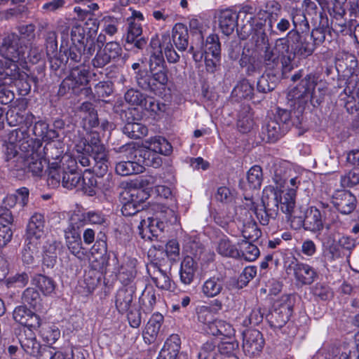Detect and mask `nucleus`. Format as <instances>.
<instances>
[{"label": "nucleus", "mask_w": 359, "mask_h": 359, "mask_svg": "<svg viewBox=\"0 0 359 359\" xmlns=\"http://www.w3.org/2000/svg\"><path fill=\"white\" fill-rule=\"evenodd\" d=\"M46 156L49 161L48 185L56 188L62 184L68 189L79 188L81 176L76 172L77 161L86 167L90 165L88 154L95 161L93 170L96 175H103L108 170V155L104 146L100 143L99 135L90 134L88 140H79L75 145L74 154H64L65 144L60 140H53L46 147Z\"/></svg>", "instance_id": "1"}, {"label": "nucleus", "mask_w": 359, "mask_h": 359, "mask_svg": "<svg viewBox=\"0 0 359 359\" xmlns=\"http://www.w3.org/2000/svg\"><path fill=\"white\" fill-rule=\"evenodd\" d=\"M247 180L249 186L252 189H258L261 187L263 175L262 170L259 165L252 166L247 173Z\"/></svg>", "instance_id": "54"}, {"label": "nucleus", "mask_w": 359, "mask_h": 359, "mask_svg": "<svg viewBox=\"0 0 359 359\" xmlns=\"http://www.w3.org/2000/svg\"><path fill=\"white\" fill-rule=\"evenodd\" d=\"M147 153V151L144 152L143 156H142V154H140V158H138L137 161L128 160L118 163L116 165V173L121 176H127L142 172L144 169V165H158L159 161L155 160L154 162H151L149 158H146Z\"/></svg>", "instance_id": "13"}, {"label": "nucleus", "mask_w": 359, "mask_h": 359, "mask_svg": "<svg viewBox=\"0 0 359 359\" xmlns=\"http://www.w3.org/2000/svg\"><path fill=\"white\" fill-rule=\"evenodd\" d=\"M344 254V252H342L335 242L323 245V260L326 264L333 262L341 257Z\"/></svg>", "instance_id": "49"}, {"label": "nucleus", "mask_w": 359, "mask_h": 359, "mask_svg": "<svg viewBox=\"0 0 359 359\" xmlns=\"http://www.w3.org/2000/svg\"><path fill=\"white\" fill-rule=\"evenodd\" d=\"M29 190L25 187L18 189L15 194L7 196V201H12V203H8L9 207H13L16 203L22 207L25 206L28 202Z\"/></svg>", "instance_id": "59"}, {"label": "nucleus", "mask_w": 359, "mask_h": 359, "mask_svg": "<svg viewBox=\"0 0 359 359\" xmlns=\"http://www.w3.org/2000/svg\"><path fill=\"white\" fill-rule=\"evenodd\" d=\"M0 76L4 78V82L8 85H15L20 94L27 95L31 90V82L37 83V78L29 76L27 72H20L18 67L11 61H7L4 65L0 60Z\"/></svg>", "instance_id": "6"}, {"label": "nucleus", "mask_w": 359, "mask_h": 359, "mask_svg": "<svg viewBox=\"0 0 359 359\" xmlns=\"http://www.w3.org/2000/svg\"><path fill=\"white\" fill-rule=\"evenodd\" d=\"M196 269L197 264L194 259L190 256L185 257L181 263L180 270L182 283L184 285H190L194 280Z\"/></svg>", "instance_id": "34"}, {"label": "nucleus", "mask_w": 359, "mask_h": 359, "mask_svg": "<svg viewBox=\"0 0 359 359\" xmlns=\"http://www.w3.org/2000/svg\"><path fill=\"white\" fill-rule=\"evenodd\" d=\"M44 223V217L42 215L34 214L27 226V241H30L31 243H33V242L39 243L40 240L45 235Z\"/></svg>", "instance_id": "17"}, {"label": "nucleus", "mask_w": 359, "mask_h": 359, "mask_svg": "<svg viewBox=\"0 0 359 359\" xmlns=\"http://www.w3.org/2000/svg\"><path fill=\"white\" fill-rule=\"evenodd\" d=\"M172 39L175 47L180 51L185 50L189 45V34L187 26L177 23L172 29Z\"/></svg>", "instance_id": "29"}, {"label": "nucleus", "mask_w": 359, "mask_h": 359, "mask_svg": "<svg viewBox=\"0 0 359 359\" xmlns=\"http://www.w3.org/2000/svg\"><path fill=\"white\" fill-rule=\"evenodd\" d=\"M355 196L346 190L337 191L332 196L334 206L344 215L351 213L355 209Z\"/></svg>", "instance_id": "19"}, {"label": "nucleus", "mask_w": 359, "mask_h": 359, "mask_svg": "<svg viewBox=\"0 0 359 359\" xmlns=\"http://www.w3.org/2000/svg\"><path fill=\"white\" fill-rule=\"evenodd\" d=\"M20 39L18 36L15 34H8L3 41L0 47V53L4 57L1 60L4 65L7 61H11L18 65L16 62L26 63L27 60L32 63L36 62L40 58L41 55L39 53H34L33 57H32V50L27 53V48L26 46H20Z\"/></svg>", "instance_id": "5"}, {"label": "nucleus", "mask_w": 359, "mask_h": 359, "mask_svg": "<svg viewBox=\"0 0 359 359\" xmlns=\"http://www.w3.org/2000/svg\"><path fill=\"white\" fill-rule=\"evenodd\" d=\"M71 217H77L78 226L81 228L87 224H101L104 222V216L99 212H88L86 214H74Z\"/></svg>", "instance_id": "47"}, {"label": "nucleus", "mask_w": 359, "mask_h": 359, "mask_svg": "<svg viewBox=\"0 0 359 359\" xmlns=\"http://www.w3.org/2000/svg\"><path fill=\"white\" fill-rule=\"evenodd\" d=\"M290 46L288 41L284 39H278L272 48H268L265 53V58L266 60L276 63L280 57H288Z\"/></svg>", "instance_id": "35"}, {"label": "nucleus", "mask_w": 359, "mask_h": 359, "mask_svg": "<svg viewBox=\"0 0 359 359\" xmlns=\"http://www.w3.org/2000/svg\"><path fill=\"white\" fill-rule=\"evenodd\" d=\"M245 240L241 242H238V245L239 246V257L237 258H242L248 262H253L259 255V250L258 248L248 241V238H244Z\"/></svg>", "instance_id": "40"}, {"label": "nucleus", "mask_w": 359, "mask_h": 359, "mask_svg": "<svg viewBox=\"0 0 359 359\" xmlns=\"http://www.w3.org/2000/svg\"><path fill=\"white\" fill-rule=\"evenodd\" d=\"M30 141L26 129L17 128L11 131L3 144L5 159L8 161L19 156L25 161L29 172L34 176H40L44 165L48 163L49 167L46 147L51 142H48L43 148L39 146L34 149L31 147Z\"/></svg>", "instance_id": "3"}, {"label": "nucleus", "mask_w": 359, "mask_h": 359, "mask_svg": "<svg viewBox=\"0 0 359 359\" xmlns=\"http://www.w3.org/2000/svg\"><path fill=\"white\" fill-rule=\"evenodd\" d=\"M218 18L222 33L226 36L232 34L238 25V13L231 9H224L219 12Z\"/></svg>", "instance_id": "22"}, {"label": "nucleus", "mask_w": 359, "mask_h": 359, "mask_svg": "<svg viewBox=\"0 0 359 359\" xmlns=\"http://www.w3.org/2000/svg\"><path fill=\"white\" fill-rule=\"evenodd\" d=\"M181 340L177 334H171L165 341L157 359H188L186 353H179Z\"/></svg>", "instance_id": "14"}, {"label": "nucleus", "mask_w": 359, "mask_h": 359, "mask_svg": "<svg viewBox=\"0 0 359 359\" xmlns=\"http://www.w3.org/2000/svg\"><path fill=\"white\" fill-rule=\"evenodd\" d=\"M123 132L130 138L140 139L147 135V128L138 122H128L123 128Z\"/></svg>", "instance_id": "45"}, {"label": "nucleus", "mask_w": 359, "mask_h": 359, "mask_svg": "<svg viewBox=\"0 0 359 359\" xmlns=\"http://www.w3.org/2000/svg\"><path fill=\"white\" fill-rule=\"evenodd\" d=\"M13 317L15 322L30 330L38 329L41 323V318L25 306H17L13 311Z\"/></svg>", "instance_id": "16"}, {"label": "nucleus", "mask_w": 359, "mask_h": 359, "mask_svg": "<svg viewBox=\"0 0 359 359\" xmlns=\"http://www.w3.org/2000/svg\"><path fill=\"white\" fill-rule=\"evenodd\" d=\"M349 57L351 62L350 76L345 90H348L353 98L357 99L359 102V67L357 66V62L353 56Z\"/></svg>", "instance_id": "30"}, {"label": "nucleus", "mask_w": 359, "mask_h": 359, "mask_svg": "<svg viewBox=\"0 0 359 359\" xmlns=\"http://www.w3.org/2000/svg\"><path fill=\"white\" fill-rule=\"evenodd\" d=\"M237 125L239 130L244 133L250 131L253 128L254 121L249 108H248V114L244 116H240Z\"/></svg>", "instance_id": "61"}, {"label": "nucleus", "mask_w": 359, "mask_h": 359, "mask_svg": "<svg viewBox=\"0 0 359 359\" xmlns=\"http://www.w3.org/2000/svg\"><path fill=\"white\" fill-rule=\"evenodd\" d=\"M285 174L283 166L275 168L271 177L276 186L268 185L264 188L262 202L266 208L277 210V214L280 210L285 215L287 220L292 223L293 219L297 217L294 215L297 196L293 191L283 189L285 184Z\"/></svg>", "instance_id": "4"}, {"label": "nucleus", "mask_w": 359, "mask_h": 359, "mask_svg": "<svg viewBox=\"0 0 359 359\" xmlns=\"http://www.w3.org/2000/svg\"><path fill=\"white\" fill-rule=\"evenodd\" d=\"M20 343L22 348L27 353L36 356L37 358L41 352L46 349V348H41V344L35 338H25L21 340Z\"/></svg>", "instance_id": "56"}, {"label": "nucleus", "mask_w": 359, "mask_h": 359, "mask_svg": "<svg viewBox=\"0 0 359 359\" xmlns=\"http://www.w3.org/2000/svg\"><path fill=\"white\" fill-rule=\"evenodd\" d=\"M323 210L316 207H311L306 212L304 220L302 216H297L298 226H301L304 222L306 229L311 231H318L323 229V224L327 217V206L325 207L322 203Z\"/></svg>", "instance_id": "12"}, {"label": "nucleus", "mask_w": 359, "mask_h": 359, "mask_svg": "<svg viewBox=\"0 0 359 359\" xmlns=\"http://www.w3.org/2000/svg\"><path fill=\"white\" fill-rule=\"evenodd\" d=\"M245 205L236 208L234 210L236 218L231 213L226 218L223 219L224 213L223 212L217 213L215 217V222L222 228L228 226L231 229V233L235 236L241 234L243 238L255 239L260 235V231L257 229V224L253 219L252 212H254L259 222L262 225H267L269 219H275L277 217V210L273 208H266L264 205V210H257L255 208L254 203L251 200L245 199Z\"/></svg>", "instance_id": "2"}, {"label": "nucleus", "mask_w": 359, "mask_h": 359, "mask_svg": "<svg viewBox=\"0 0 359 359\" xmlns=\"http://www.w3.org/2000/svg\"><path fill=\"white\" fill-rule=\"evenodd\" d=\"M264 344L262 334L257 330H250L244 332L243 348L246 355H258L262 351Z\"/></svg>", "instance_id": "15"}, {"label": "nucleus", "mask_w": 359, "mask_h": 359, "mask_svg": "<svg viewBox=\"0 0 359 359\" xmlns=\"http://www.w3.org/2000/svg\"><path fill=\"white\" fill-rule=\"evenodd\" d=\"M294 276L296 280L302 285L311 284L317 277V272L309 264L297 262L294 267Z\"/></svg>", "instance_id": "23"}, {"label": "nucleus", "mask_w": 359, "mask_h": 359, "mask_svg": "<svg viewBox=\"0 0 359 359\" xmlns=\"http://www.w3.org/2000/svg\"><path fill=\"white\" fill-rule=\"evenodd\" d=\"M99 22L96 18H89L85 27L76 25L71 30V40L73 44L88 46V54L93 55L95 50V42L93 36L97 34Z\"/></svg>", "instance_id": "7"}, {"label": "nucleus", "mask_w": 359, "mask_h": 359, "mask_svg": "<svg viewBox=\"0 0 359 359\" xmlns=\"http://www.w3.org/2000/svg\"><path fill=\"white\" fill-rule=\"evenodd\" d=\"M32 283L38 287L45 296H50L55 289L54 281L51 278L41 274L34 276L32 280Z\"/></svg>", "instance_id": "41"}, {"label": "nucleus", "mask_w": 359, "mask_h": 359, "mask_svg": "<svg viewBox=\"0 0 359 359\" xmlns=\"http://www.w3.org/2000/svg\"><path fill=\"white\" fill-rule=\"evenodd\" d=\"M105 243H96L91 249L89 263L92 269L105 273L107 266V257L105 254Z\"/></svg>", "instance_id": "18"}, {"label": "nucleus", "mask_w": 359, "mask_h": 359, "mask_svg": "<svg viewBox=\"0 0 359 359\" xmlns=\"http://www.w3.org/2000/svg\"><path fill=\"white\" fill-rule=\"evenodd\" d=\"M135 290L132 286L120 288L116 294L115 305L119 313L127 312L131 306Z\"/></svg>", "instance_id": "26"}, {"label": "nucleus", "mask_w": 359, "mask_h": 359, "mask_svg": "<svg viewBox=\"0 0 359 359\" xmlns=\"http://www.w3.org/2000/svg\"><path fill=\"white\" fill-rule=\"evenodd\" d=\"M180 245L176 240L172 239L166 243L165 253L169 259L177 260L180 256Z\"/></svg>", "instance_id": "63"}, {"label": "nucleus", "mask_w": 359, "mask_h": 359, "mask_svg": "<svg viewBox=\"0 0 359 359\" xmlns=\"http://www.w3.org/2000/svg\"><path fill=\"white\" fill-rule=\"evenodd\" d=\"M88 83V72L84 69L74 68L69 75L63 81L62 85L75 90Z\"/></svg>", "instance_id": "33"}, {"label": "nucleus", "mask_w": 359, "mask_h": 359, "mask_svg": "<svg viewBox=\"0 0 359 359\" xmlns=\"http://www.w3.org/2000/svg\"><path fill=\"white\" fill-rule=\"evenodd\" d=\"M136 271L132 263L121 266L119 269L117 278L124 285H129L135 278Z\"/></svg>", "instance_id": "53"}, {"label": "nucleus", "mask_w": 359, "mask_h": 359, "mask_svg": "<svg viewBox=\"0 0 359 359\" xmlns=\"http://www.w3.org/2000/svg\"><path fill=\"white\" fill-rule=\"evenodd\" d=\"M103 31L110 35L113 36L118 30V20L117 18L106 16L102 20Z\"/></svg>", "instance_id": "62"}, {"label": "nucleus", "mask_w": 359, "mask_h": 359, "mask_svg": "<svg viewBox=\"0 0 359 359\" xmlns=\"http://www.w3.org/2000/svg\"><path fill=\"white\" fill-rule=\"evenodd\" d=\"M142 33V28L140 23L136 21H130L126 41L128 43H133L135 39L138 38Z\"/></svg>", "instance_id": "60"}, {"label": "nucleus", "mask_w": 359, "mask_h": 359, "mask_svg": "<svg viewBox=\"0 0 359 359\" xmlns=\"http://www.w3.org/2000/svg\"><path fill=\"white\" fill-rule=\"evenodd\" d=\"M193 59L196 62H201L204 55H211L212 57H219L220 55V43L217 35L210 34L204 43L203 39L194 42L190 48Z\"/></svg>", "instance_id": "10"}, {"label": "nucleus", "mask_w": 359, "mask_h": 359, "mask_svg": "<svg viewBox=\"0 0 359 359\" xmlns=\"http://www.w3.org/2000/svg\"><path fill=\"white\" fill-rule=\"evenodd\" d=\"M68 59L74 62H79L81 61L82 56L85 60H88L93 55L88 54V46L85 45L72 44L67 53Z\"/></svg>", "instance_id": "50"}, {"label": "nucleus", "mask_w": 359, "mask_h": 359, "mask_svg": "<svg viewBox=\"0 0 359 359\" xmlns=\"http://www.w3.org/2000/svg\"><path fill=\"white\" fill-rule=\"evenodd\" d=\"M162 44L167 60L169 62H176L180 59L179 55L173 48L170 34L165 33L162 35Z\"/></svg>", "instance_id": "55"}, {"label": "nucleus", "mask_w": 359, "mask_h": 359, "mask_svg": "<svg viewBox=\"0 0 359 359\" xmlns=\"http://www.w3.org/2000/svg\"><path fill=\"white\" fill-rule=\"evenodd\" d=\"M125 100L129 104L140 106L148 111L156 112L161 110L158 103L151 98L147 99L142 93L134 89H130L126 93Z\"/></svg>", "instance_id": "20"}, {"label": "nucleus", "mask_w": 359, "mask_h": 359, "mask_svg": "<svg viewBox=\"0 0 359 359\" xmlns=\"http://www.w3.org/2000/svg\"><path fill=\"white\" fill-rule=\"evenodd\" d=\"M280 13V4L275 1H269L260 9L257 15L261 20H268L269 26L272 27L273 24L278 20Z\"/></svg>", "instance_id": "37"}, {"label": "nucleus", "mask_w": 359, "mask_h": 359, "mask_svg": "<svg viewBox=\"0 0 359 359\" xmlns=\"http://www.w3.org/2000/svg\"><path fill=\"white\" fill-rule=\"evenodd\" d=\"M217 252L224 257L237 258L239 257L238 248L231 243L229 238L223 236L219 238L216 244Z\"/></svg>", "instance_id": "39"}, {"label": "nucleus", "mask_w": 359, "mask_h": 359, "mask_svg": "<svg viewBox=\"0 0 359 359\" xmlns=\"http://www.w3.org/2000/svg\"><path fill=\"white\" fill-rule=\"evenodd\" d=\"M26 244L23 248L22 252V259L26 264H30L34 262V257L37 252L38 243L33 242L31 243L30 241H26Z\"/></svg>", "instance_id": "58"}, {"label": "nucleus", "mask_w": 359, "mask_h": 359, "mask_svg": "<svg viewBox=\"0 0 359 359\" xmlns=\"http://www.w3.org/2000/svg\"><path fill=\"white\" fill-rule=\"evenodd\" d=\"M254 88L246 79L238 82L232 91V96L238 100H250L253 96Z\"/></svg>", "instance_id": "42"}, {"label": "nucleus", "mask_w": 359, "mask_h": 359, "mask_svg": "<svg viewBox=\"0 0 359 359\" xmlns=\"http://www.w3.org/2000/svg\"><path fill=\"white\" fill-rule=\"evenodd\" d=\"M60 242L54 238H48L42 247V261L47 267L53 268L57 262V250Z\"/></svg>", "instance_id": "25"}, {"label": "nucleus", "mask_w": 359, "mask_h": 359, "mask_svg": "<svg viewBox=\"0 0 359 359\" xmlns=\"http://www.w3.org/2000/svg\"><path fill=\"white\" fill-rule=\"evenodd\" d=\"M97 189H98L97 177L90 172H86L85 175L81 177L79 189H81L89 196H93L96 194Z\"/></svg>", "instance_id": "46"}, {"label": "nucleus", "mask_w": 359, "mask_h": 359, "mask_svg": "<svg viewBox=\"0 0 359 359\" xmlns=\"http://www.w3.org/2000/svg\"><path fill=\"white\" fill-rule=\"evenodd\" d=\"M316 83L315 75L309 74L302 80L299 85L291 89L287 97L290 106L299 108L306 103L312 97Z\"/></svg>", "instance_id": "8"}, {"label": "nucleus", "mask_w": 359, "mask_h": 359, "mask_svg": "<svg viewBox=\"0 0 359 359\" xmlns=\"http://www.w3.org/2000/svg\"><path fill=\"white\" fill-rule=\"evenodd\" d=\"M164 67V59L163 53L158 51L151 52L149 59V69L151 72L161 69Z\"/></svg>", "instance_id": "64"}, {"label": "nucleus", "mask_w": 359, "mask_h": 359, "mask_svg": "<svg viewBox=\"0 0 359 359\" xmlns=\"http://www.w3.org/2000/svg\"><path fill=\"white\" fill-rule=\"evenodd\" d=\"M42 339L48 344H55L60 337V330L55 324L45 325L40 331Z\"/></svg>", "instance_id": "44"}, {"label": "nucleus", "mask_w": 359, "mask_h": 359, "mask_svg": "<svg viewBox=\"0 0 359 359\" xmlns=\"http://www.w3.org/2000/svg\"><path fill=\"white\" fill-rule=\"evenodd\" d=\"M167 223L163 212L156 213L154 217H144L138 225L139 234L143 239L151 240L163 231Z\"/></svg>", "instance_id": "9"}, {"label": "nucleus", "mask_w": 359, "mask_h": 359, "mask_svg": "<svg viewBox=\"0 0 359 359\" xmlns=\"http://www.w3.org/2000/svg\"><path fill=\"white\" fill-rule=\"evenodd\" d=\"M280 124L275 118L269 119L262 128V139L264 141L274 142L283 135Z\"/></svg>", "instance_id": "31"}, {"label": "nucleus", "mask_w": 359, "mask_h": 359, "mask_svg": "<svg viewBox=\"0 0 359 359\" xmlns=\"http://www.w3.org/2000/svg\"><path fill=\"white\" fill-rule=\"evenodd\" d=\"M224 285L223 278L220 276H212L208 278L201 286L203 294L208 298H212L219 295Z\"/></svg>", "instance_id": "32"}, {"label": "nucleus", "mask_w": 359, "mask_h": 359, "mask_svg": "<svg viewBox=\"0 0 359 359\" xmlns=\"http://www.w3.org/2000/svg\"><path fill=\"white\" fill-rule=\"evenodd\" d=\"M164 318L160 313H154L147 322L142 333L144 341L147 344H151L157 339Z\"/></svg>", "instance_id": "21"}, {"label": "nucleus", "mask_w": 359, "mask_h": 359, "mask_svg": "<svg viewBox=\"0 0 359 359\" xmlns=\"http://www.w3.org/2000/svg\"><path fill=\"white\" fill-rule=\"evenodd\" d=\"M198 320L204 324L203 330L209 334L218 335L217 320H212V314L208 307H202L198 313Z\"/></svg>", "instance_id": "38"}, {"label": "nucleus", "mask_w": 359, "mask_h": 359, "mask_svg": "<svg viewBox=\"0 0 359 359\" xmlns=\"http://www.w3.org/2000/svg\"><path fill=\"white\" fill-rule=\"evenodd\" d=\"M72 353L70 348L64 347L58 350L44 349L38 356V359H69V354Z\"/></svg>", "instance_id": "51"}, {"label": "nucleus", "mask_w": 359, "mask_h": 359, "mask_svg": "<svg viewBox=\"0 0 359 359\" xmlns=\"http://www.w3.org/2000/svg\"><path fill=\"white\" fill-rule=\"evenodd\" d=\"M149 194L142 189L127 187L121 193L120 199L130 201L142 208V203L148 199Z\"/></svg>", "instance_id": "28"}, {"label": "nucleus", "mask_w": 359, "mask_h": 359, "mask_svg": "<svg viewBox=\"0 0 359 359\" xmlns=\"http://www.w3.org/2000/svg\"><path fill=\"white\" fill-rule=\"evenodd\" d=\"M12 222L10 211L0 208V249L5 247L12 238L13 233L9 226Z\"/></svg>", "instance_id": "24"}, {"label": "nucleus", "mask_w": 359, "mask_h": 359, "mask_svg": "<svg viewBox=\"0 0 359 359\" xmlns=\"http://www.w3.org/2000/svg\"><path fill=\"white\" fill-rule=\"evenodd\" d=\"M77 217H71L69 226L65 229V239L66 245L69 252L79 259H83L85 257L83 248L79 232L80 227L78 226Z\"/></svg>", "instance_id": "11"}, {"label": "nucleus", "mask_w": 359, "mask_h": 359, "mask_svg": "<svg viewBox=\"0 0 359 359\" xmlns=\"http://www.w3.org/2000/svg\"><path fill=\"white\" fill-rule=\"evenodd\" d=\"M23 300L36 311L41 309V299L40 294L34 288L29 287L25 290L23 293Z\"/></svg>", "instance_id": "57"}, {"label": "nucleus", "mask_w": 359, "mask_h": 359, "mask_svg": "<svg viewBox=\"0 0 359 359\" xmlns=\"http://www.w3.org/2000/svg\"><path fill=\"white\" fill-rule=\"evenodd\" d=\"M144 145L149 150L144 151L148 152L146 156L149 155V151L164 156L170 155L172 151V147L170 142L165 138L161 136H156L145 141Z\"/></svg>", "instance_id": "27"}, {"label": "nucleus", "mask_w": 359, "mask_h": 359, "mask_svg": "<svg viewBox=\"0 0 359 359\" xmlns=\"http://www.w3.org/2000/svg\"><path fill=\"white\" fill-rule=\"evenodd\" d=\"M240 65L243 67H246L248 74L252 73L257 68L258 62L256 59V53L252 43L250 44L247 43L244 46L240 60Z\"/></svg>", "instance_id": "36"}, {"label": "nucleus", "mask_w": 359, "mask_h": 359, "mask_svg": "<svg viewBox=\"0 0 359 359\" xmlns=\"http://www.w3.org/2000/svg\"><path fill=\"white\" fill-rule=\"evenodd\" d=\"M277 78L275 75H271L269 72L264 74L258 80L257 88L261 93H267L276 87Z\"/></svg>", "instance_id": "52"}, {"label": "nucleus", "mask_w": 359, "mask_h": 359, "mask_svg": "<svg viewBox=\"0 0 359 359\" xmlns=\"http://www.w3.org/2000/svg\"><path fill=\"white\" fill-rule=\"evenodd\" d=\"M297 43L294 48V53L299 55L302 57L311 55L314 50V45L312 43L306 41L303 36L297 34L295 36Z\"/></svg>", "instance_id": "48"}, {"label": "nucleus", "mask_w": 359, "mask_h": 359, "mask_svg": "<svg viewBox=\"0 0 359 359\" xmlns=\"http://www.w3.org/2000/svg\"><path fill=\"white\" fill-rule=\"evenodd\" d=\"M279 166H283L284 168L286 173L285 182L288 180L287 188L284 190L286 191H289L290 190L293 191L294 194L297 196V191L302 182V175L297 173L291 169H287L283 165H275L273 170L271 171L272 175H273L275 168Z\"/></svg>", "instance_id": "43"}]
</instances>
